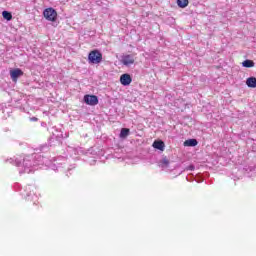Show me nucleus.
Returning a JSON list of instances; mask_svg holds the SVG:
<instances>
[{"mask_svg":"<svg viewBox=\"0 0 256 256\" xmlns=\"http://www.w3.org/2000/svg\"><path fill=\"white\" fill-rule=\"evenodd\" d=\"M39 159H41V155L39 154L26 155L23 158V161L16 159L15 165L16 167H21L22 165L24 167L25 173H31V171H33V167L40 165Z\"/></svg>","mask_w":256,"mask_h":256,"instance_id":"1","label":"nucleus"},{"mask_svg":"<svg viewBox=\"0 0 256 256\" xmlns=\"http://www.w3.org/2000/svg\"><path fill=\"white\" fill-rule=\"evenodd\" d=\"M88 61L92 65H99L103 61V54L99 50H93L88 55Z\"/></svg>","mask_w":256,"mask_h":256,"instance_id":"2","label":"nucleus"},{"mask_svg":"<svg viewBox=\"0 0 256 256\" xmlns=\"http://www.w3.org/2000/svg\"><path fill=\"white\" fill-rule=\"evenodd\" d=\"M43 15L47 21H56L57 20V11L53 8H47L44 10Z\"/></svg>","mask_w":256,"mask_h":256,"instance_id":"3","label":"nucleus"},{"mask_svg":"<svg viewBox=\"0 0 256 256\" xmlns=\"http://www.w3.org/2000/svg\"><path fill=\"white\" fill-rule=\"evenodd\" d=\"M84 103H86V105L95 106V105H98L99 98H97V96L95 95L87 94L84 96Z\"/></svg>","mask_w":256,"mask_h":256,"instance_id":"4","label":"nucleus"},{"mask_svg":"<svg viewBox=\"0 0 256 256\" xmlns=\"http://www.w3.org/2000/svg\"><path fill=\"white\" fill-rule=\"evenodd\" d=\"M121 63L126 67H129V65H133V63H135V58L130 54L123 55L121 58Z\"/></svg>","mask_w":256,"mask_h":256,"instance_id":"5","label":"nucleus"},{"mask_svg":"<svg viewBox=\"0 0 256 256\" xmlns=\"http://www.w3.org/2000/svg\"><path fill=\"white\" fill-rule=\"evenodd\" d=\"M10 77L12 81H17L18 77H23V70L16 68L12 71H10Z\"/></svg>","mask_w":256,"mask_h":256,"instance_id":"6","label":"nucleus"},{"mask_svg":"<svg viewBox=\"0 0 256 256\" xmlns=\"http://www.w3.org/2000/svg\"><path fill=\"white\" fill-rule=\"evenodd\" d=\"M131 81H133V79L129 74H122L120 77V83L125 87H127V85H131Z\"/></svg>","mask_w":256,"mask_h":256,"instance_id":"7","label":"nucleus"},{"mask_svg":"<svg viewBox=\"0 0 256 256\" xmlns=\"http://www.w3.org/2000/svg\"><path fill=\"white\" fill-rule=\"evenodd\" d=\"M152 147H154V149H158V151H165V142L162 140H156L153 142Z\"/></svg>","mask_w":256,"mask_h":256,"instance_id":"8","label":"nucleus"},{"mask_svg":"<svg viewBox=\"0 0 256 256\" xmlns=\"http://www.w3.org/2000/svg\"><path fill=\"white\" fill-rule=\"evenodd\" d=\"M246 85L252 89H255L256 87V78L255 77H249L246 80Z\"/></svg>","mask_w":256,"mask_h":256,"instance_id":"9","label":"nucleus"},{"mask_svg":"<svg viewBox=\"0 0 256 256\" xmlns=\"http://www.w3.org/2000/svg\"><path fill=\"white\" fill-rule=\"evenodd\" d=\"M197 140L196 139H189L184 142L186 147H197Z\"/></svg>","mask_w":256,"mask_h":256,"instance_id":"10","label":"nucleus"},{"mask_svg":"<svg viewBox=\"0 0 256 256\" xmlns=\"http://www.w3.org/2000/svg\"><path fill=\"white\" fill-rule=\"evenodd\" d=\"M129 133H130L129 128H122L120 132V138L127 139V137H129Z\"/></svg>","mask_w":256,"mask_h":256,"instance_id":"11","label":"nucleus"},{"mask_svg":"<svg viewBox=\"0 0 256 256\" xmlns=\"http://www.w3.org/2000/svg\"><path fill=\"white\" fill-rule=\"evenodd\" d=\"M177 5L181 9H185V7H187V5H189V0H177Z\"/></svg>","mask_w":256,"mask_h":256,"instance_id":"12","label":"nucleus"},{"mask_svg":"<svg viewBox=\"0 0 256 256\" xmlns=\"http://www.w3.org/2000/svg\"><path fill=\"white\" fill-rule=\"evenodd\" d=\"M242 67H246V68L255 67V62H253V60H245L244 62H242Z\"/></svg>","mask_w":256,"mask_h":256,"instance_id":"13","label":"nucleus"},{"mask_svg":"<svg viewBox=\"0 0 256 256\" xmlns=\"http://www.w3.org/2000/svg\"><path fill=\"white\" fill-rule=\"evenodd\" d=\"M2 16L4 19H6V21H11V19H13V14H11L9 11H3Z\"/></svg>","mask_w":256,"mask_h":256,"instance_id":"14","label":"nucleus"},{"mask_svg":"<svg viewBox=\"0 0 256 256\" xmlns=\"http://www.w3.org/2000/svg\"><path fill=\"white\" fill-rule=\"evenodd\" d=\"M169 159L167 157L162 158V160L160 161V165L161 167H169Z\"/></svg>","mask_w":256,"mask_h":256,"instance_id":"15","label":"nucleus"},{"mask_svg":"<svg viewBox=\"0 0 256 256\" xmlns=\"http://www.w3.org/2000/svg\"><path fill=\"white\" fill-rule=\"evenodd\" d=\"M186 169H187V171H195V166L189 165Z\"/></svg>","mask_w":256,"mask_h":256,"instance_id":"16","label":"nucleus"},{"mask_svg":"<svg viewBox=\"0 0 256 256\" xmlns=\"http://www.w3.org/2000/svg\"><path fill=\"white\" fill-rule=\"evenodd\" d=\"M31 121H39V119L37 117H32Z\"/></svg>","mask_w":256,"mask_h":256,"instance_id":"17","label":"nucleus"}]
</instances>
